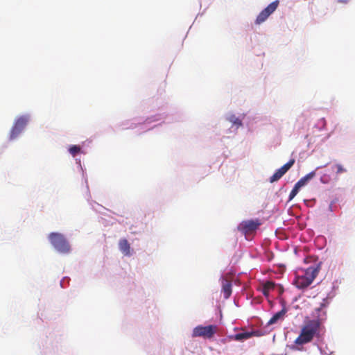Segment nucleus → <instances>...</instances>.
Returning a JSON list of instances; mask_svg holds the SVG:
<instances>
[{
    "label": "nucleus",
    "mask_w": 355,
    "mask_h": 355,
    "mask_svg": "<svg viewBox=\"0 0 355 355\" xmlns=\"http://www.w3.org/2000/svg\"><path fill=\"white\" fill-rule=\"evenodd\" d=\"M22 132V130H21L19 128H18L17 127L13 125L11 131H10V140H12V139H16L18 135Z\"/></svg>",
    "instance_id": "17"
},
{
    "label": "nucleus",
    "mask_w": 355,
    "mask_h": 355,
    "mask_svg": "<svg viewBox=\"0 0 355 355\" xmlns=\"http://www.w3.org/2000/svg\"><path fill=\"white\" fill-rule=\"evenodd\" d=\"M253 335H254V332L239 333V334H236L234 336V339L236 340H247V339L251 338Z\"/></svg>",
    "instance_id": "14"
},
{
    "label": "nucleus",
    "mask_w": 355,
    "mask_h": 355,
    "mask_svg": "<svg viewBox=\"0 0 355 355\" xmlns=\"http://www.w3.org/2000/svg\"><path fill=\"white\" fill-rule=\"evenodd\" d=\"M294 284L298 288L304 289L307 288L312 282L303 275L296 277Z\"/></svg>",
    "instance_id": "7"
},
{
    "label": "nucleus",
    "mask_w": 355,
    "mask_h": 355,
    "mask_svg": "<svg viewBox=\"0 0 355 355\" xmlns=\"http://www.w3.org/2000/svg\"><path fill=\"white\" fill-rule=\"evenodd\" d=\"M279 1L276 0L270 3L265 9H263L257 16L255 23L260 24L264 22L268 17L273 13L279 6Z\"/></svg>",
    "instance_id": "5"
},
{
    "label": "nucleus",
    "mask_w": 355,
    "mask_h": 355,
    "mask_svg": "<svg viewBox=\"0 0 355 355\" xmlns=\"http://www.w3.org/2000/svg\"><path fill=\"white\" fill-rule=\"evenodd\" d=\"M275 288V283L272 282L268 281L266 282L262 288V293L265 296H268L270 291L274 289Z\"/></svg>",
    "instance_id": "13"
},
{
    "label": "nucleus",
    "mask_w": 355,
    "mask_h": 355,
    "mask_svg": "<svg viewBox=\"0 0 355 355\" xmlns=\"http://www.w3.org/2000/svg\"><path fill=\"white\" fill-rule=\"evenodd\" d=\"M221 291L223 293V297L225 300L228 299L232 293V284L230 280L225 277H221Z\"/></svg>",
    "instance_id": "6"
},
{
    "label": "nucleus",
    "mask_w": 355,
    "mask_h": 355,
    "mask_svg": "<svg viewBox=\"0 0 355 355\" xmlns=\"http://www.w3.org/2000/svg\"><path fill=\"white\" fill-rule=\"evenodd\" d=\"M119 249L125 256H130V245L125 239H121L119 243Z\"/></svg>",
    "instance_id": "9"
},
{
    "label": "nucleus",
    "mask_w": 355,
    "mask_h": 355,
    "mask_svg": "<svg viewBox=\"0 0 355 355\" xmlns=\"http://www.w3.org/2000/svg\"><path fill=\"white\" fill-rule=\"evenodd\" d=\"M228 120L236 126H241L242 125L241 121L234 115L230 116Z\"/></svg>",
    "instance_id": "21"
},
{
    "label": "nucleus",
    "mask_w": 355,
    "mask_h": 355,
    "mask_svg": "<svg viewBox=\"0 0 355 355\" xmlns=\"http://www.w3.org/2000/svg\"><path fill=\"white\" fill-rule=\"evenodd\" d=\"M295 160L294 159H290L286 164L283 165L279 168L284 174H285L295 164Z\"/></svg>",
    "instance_id": "15"
},
{
    "label": "nucleus",
    "mask_w": 355,
    "mask_h": 355,
    "mask_svg": "<svg viewBox=\"0 0 355 355\" xmlns=\"http://www.w3.org/2000/svg\"><path fill=\"white\" fill-rule=\"evenodd\" d=\"M301 187L296 183L289 194V200H292L298 193Z\"/></svg>",
    "instance_id": "20"
},
{
    "label": "nucleus",
    "mask_w": 355,
    "mask_h": 355,
    "mask_svg": "<svg viewBox=\"0 0 355 355\" xmlns=\"http://www.w3.org/2000/svg\"><path fill=\"white\" fill-rule=\"evenodd\" d=\"M81 148L77 145H73L69 148V152L73 157H75L77 154H78Z\"/></svg>",
    "instance_id": "19"
},
{
    "label": "nucleus",
    "mask_w": 355,
    "mask_h": 355,
    "mask_svg": "<svg viewBox=\"0 0 355 355\" xmlns=\"http://www.w3.org/2000/svg\"><path fill=\"white\" fill-rule=\"evenodd\" d=\"M284 174L278 169L270 178V182L273 183L278 181Z\"/></svg>",
    "instance_id": "18"
},
{
    "label": "nucleus",
    "mask_w": 355,
    "mask_h": 355,
    "mask_svg": "<svg viewBox=\"0 0 355 355\" xmlns=\"http://www.w3.org/2000/svg\"><path fill=\"white\" fill-rule=\"evenodd\" d=\"M319 272L318 267L311 266L309 267L304 272L303 276L310 280L311 282H313L315 278L317 277Z\"/></svg>",
    "instance_id": "8"
},
{
    "label": "nucleus",
    "mask_w": 355,
    "mask_h": 355,
    "mask_svg": "<svg viewBox=\"0 0 355 355\" xmlns=\"http://www.w3.org/2000/svg\"><path fill=\"white\" fill-rule=\"evenodd\" d=\"M335 167L336 168V173L338 174L347 171V170L345 168H343V166L341 164H336Z\"/></svg>",
    "instance_id": "23"
},
{
    "label": "nucleus",
    "mask_w": 355,
    "mask_h": 355,
    "mask_svg": "<svg viewBox=\"0 0 355 355\" xmlns=\"http://www.w3.org/2000/svg\"><path fill=\"white\" fill-rule=\"evenodd\" d=\"M261 225V220L258 218L243 220L239 224L238 230L245 235H248L255 232Z\"/></svg>",
    "instance_id": "4"
},
{
    "label": "nucleus",
    "mask_w": 355,
    "mask_h": 355,
    "mask_svg": "<svg viewBox=\"0 0 355 355\" xmlns=\"http://www.w3.org/2000/svg\"><path fill=\"white\" fill-rule=\"evenodd\" d=\"M287 310L286 308H283L280 311L276 313L268 321V324H272L276 323L279 319L283 318L286 314Z\"/></svg>",
    "instance_id": "10"
},
{
    "label": "nucleus",
    "mask_w": 355,
    "mask_h": 355,
    "mask_svg": "<svg viewBox=\"0 0 355 355\" xmlns=\"http://www.w3.org/2000/svg\"><path fill=\"white\" fill-rule=\"evenodd\" d=\"M315 175V171L310 172L309 173H308L307 175H306L304 177L302 178L299 181L297 182V186H300V187H304L310 180L314 178Z\"/></svg>",
    "instance_id": "11"
},
{
    "label": "nucleus",
    "mask_w": 355,
    "mask_h": 355,
    "mask_svg": "<svg viewBox=\"0 0 355 355\" xmlns=\"http://www.w3.org/2000/svg\"><path fill=\"white\" fill-rule=\"evenodd\" d=\"M295 160L294 159H290L286 164L283 165L279 168L284 174H285L295 164Z\"/></svg>",
    "instance_id": "16"
},
{
    "label": "nucleus",
    "mask_w": 355,
    "mask_h": 355,
    "mask_svg": "<svg viewBox=\"0 0 355 355\" xmlns=\"http://www.w3.org/2000/svg\"><path fill=\"white\" fill-rule=\"evenodd\" d=\"M331 178L329 177V175H327V174H324L321 178H320V181L323 184H327L329 182Z\"/></svg>",
    "instance_id": "22"
},
{
    "label": "nucleus",
    "mask_w": 355,
    "mask_h": 355,
    "mask_svg": "<svg viewBox=\"0 0 355 355\" xmlns=\"http://www.w3.org/2000/svg\"><path fill=\"white\" fill-rule=\"evenodd\" d=\"M28 123V118L25 116H20L18 118L14 125L23 130Z\"/></svg>",
    "instance_id": "12"
},
{
    "label": "nucleus",
    "mask_w": 355,
    "mask_h": 355,
    "mask_svg": "<svg viewBox=\"0 0 355 355\" xmlns=\"http://www.w3.org/2000/svg\"><path fill=\"white\" fill-rule=\"evenodd\" d=\"M331 207H332V204H331V205H329V209H330L331 211L332 210V209H331Z\"/></svg>",
    "instance_id": "24"
},
{
    "label": "nucleus",
    "mask_w": 355,
    "mask_h": 355,
    "mask_svg": "<svg viewBox=\"0 0 355 355\" xmlns=\"http://www.w3.org/2000/svg\"><path fill=\"white\" fill-rule=\"evenodd\" d=\"M49 239L58 252L68 253L70 251V245L62 234L52 232L49 234Z\"/></svg>",
    "instance_id": "2"
},
{
    "label": "nucleus",
    "mask_w": 355,
    "mask_h": 355,
    "mask_svg": "<svg viewBox=\"0 0 355 355\" xmlns=\"http://www.w3.org/2000/svg\"><path fill=\"white\" fill-rule=\"evenodd\" d=\"M329 303V299L324 298L320 307L316 308L313 312V318L305 320L301 327L300 335L295 340V345H303L311 343L315 337L321 336L324 330L323 324L327 320V312L324 309L328 306Z\"/></svg>",
    "instance_id": "1"
},
{
    "label": "nucleus",
    "mask_w": 355,
    "mask_h": 355,
    "mask_svg": "<svg viewBox=\"0 0 355 355\" xmlns=\"http://www.w3.org/2000/svg\"><path fill=\"white\" fill-rule=\"evenodd\" d=\"M218 331L216 325L210 324L208 326L198 325L193 329L192 337H202L205 339L211 338Z\"/></svg>",
    "instance_id": "3"
}]
</instances>
